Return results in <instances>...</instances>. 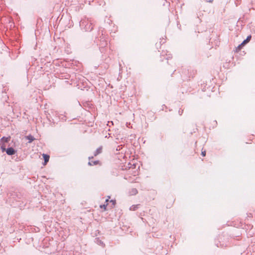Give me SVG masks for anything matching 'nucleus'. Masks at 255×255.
Wrapping results in <instances>:
<instances>
[{"label":"nucleus","mask_w":255,"mask_h":255,"mask_svg":"<svg viewBox=\"0 0 255 255\" xmlns=\"http://www.w3.org/2000/svg\"><path fill=\"white\" fill-rule=\"evenodd\" d=\"M9 202H11L14 206H20L21 204V197L20 194L15 192L9 193L8 194Z\"/></svg>","instance_id":"nucleus-1"},{"label":"nucleus","mask_w":255,"mask_h":255,"mask_svg":"<svg viewBox=\"0 0 255 255\" xmlns=\"http://www.w3.org/2000/svg\"><path fill=\"white\" fill-rule=\"evenodd\" d=\"M79 25L81 28L85 31H91L93 28V25L91 20L86 18L81 20Z\"/></svg>","instance_id":"nucleus-2"},{"label":"nucleus","mask_w":255,"mask_h":255,"mask_svg":"<svg viewBox=\"0 0 255 255\" xmlns=\"http://www.w3.org/2000/svg\"><path fill=\"white\" fill-rule=\"evenodd\" d=\"M16 152V150H15L13 147H8L6 149V153L8 155H12L14 154Z\"/></svg>","instance_id":"nucleus-3"},{"label":"nucleus","mask_w":255,"mask_h":255,"mask_svg":"<svg viewBox=\"0 0 255 255\" xmlns=\"http://www.w3.org/2000/svg\"><path fill=\"white\" fill-rule=\"evenodd\" d=\"M93 158V156L89 157V161L88 162V165L90 166H93L98 164L100 163L99 160H90L91 159Z\"/></svg>","instance_id":"nucleus-4"},{"label":"nucleus","mask_w":255,"mask_h":255,"mask_svg":"<svg viewBox=\"0 0 255 255\" xmlns=\"http://www.w3.org/2000/svg\"><path fill=\"white\" fill-rule=\"evenodd\" d=\"M95 243H96L97 244L99 245H100L102 247H104L105 246V244L104 243H103V242L100 239V238H96L95 239Z\"/></svg>","instance_id":"nucleus-5"},{"label":"nucleus","mask_w":255,"mask_h":255,"mask_svg":"<svg viewBox=\"0 0 255 255\" xmlns=\"http://www.w3.org/2000/svg\"><path fill=\"white\" fill-rule=\"evenodd\" d=\"M43 157L44 160V162L43 163V165H45L47 164V163L48 162L50 156L48 154H43Z\"/></svg>","instance_id":"nucleus-6"},{"label":"nucleus","mask_w":255,"mask_h":255,"mask_svg":"<svg viewBox=\"0 0 255 255\" xmlns=\"http://www.w3.org/2000/svg\"><path fill=\"white\" fill-rule=\"evenodd\" d=\"M25 138L28 140V143H31L35 139L33 136L31 134H29L25 136Z\"/></svg>","instance_id":"nucleus-7"},{"label":"nucleus","mask_w":255,"mask_h":255,"mask_svg":"<svg viewBox=\"0 0 255 255\" xmlns=\"http://www.w3.org/2000/svg\"><path fill=\"white\" fill-rule=\"evenodd\" d=\"M102 151V146L98 147L94 153V156H96Z\"/></svg>","instance_id":"nucleus-8"},{"label":"nucleus","mask_w":255,"mask_h":255,"mask_svg":"<svg viewBox=\"0 0 255 255\" xmlns=\"http://www.w3.org/2000/svg\"><path fill=\"white\" fill-rule=\"evenodd\" d=\"M252 36L251 35H248L246 39H245L242 43V45H245L247 44L251 39Z\"/></svg>","instance_id":"nucleus-9"},{"label":"nucleus","mask_w":255,"mask_h":255,"mask_svg":"<svg viewBox=\"0 0 255 255\" xmlns=\"http://www.w3.org/2000/svg\"><path fill=\"white\" fill-rule=\"evenodd\" d=\"M9 139H10V137L3 136L0 139V140H1V142H7L9 141Z\"/></svg>","instance_id":"nucleus-10"},{"label":"nucleus","mask_w":255,"mask_h":255,"mask_svg":"<svg viewBox=\"0 0 255 255\" xmlns=\"http://www.w3.org/2000/svg\"><path fill=\"white\" fill-rule=\"evenodd\" d=\"M139 205H134L130 207V210L132 211H135L137 209Z\"/></svg>","instance_id":"nucleus-11"},{"label":"nucleus","mask_w":255,"mask_h":255,"mask_svg":"<svg viewBox=\"0 0 255 255\" xmlns=\"http://www.w3.org/2000/svg\"><path fill=\"white\" fill-rule=\"evenodd\" d=\"M137 193V190L135 188H133L131 190V194L132 195H136Z\"/></svg>","instance_id":"nucleus-12"},{"label":"nucleus","mask_w":255,"mask_h":255,"mask_svg":"<svg viewBox=\"0 0 255 255\" xmlns=\"http://www.w3.org/2000/svg\"><path fill=\"white\" fill-rule=\"evenodd\" d=\"M245 46L244 45H242V43H241L237 48V50H240L242 47Z\"/></svg>","instance_id":"nucleus-13"},{"label":"nucleus","mask_w":255,"mask_h":255,"mask_svg":"<svg viewBox=\"0 0 255 255\" xmlns=\"http://www.w3.org/2000/svg\"><path fill=\"white\" fill-rule=\"evenodd\" d=\"M101 42H102V43H101V45L102 47H104L107 44V42L105 41L104 40H103L102 41H101Z\"/></svg>","instance_id":"nucleus-14"},{"label":"nucleus","mask_w":255,"mask_h":255,"mask_svg":"<svg viewBox=\"0 0 255 255\" xmlns=\"http://www.w3.org/2000/svg\"><path fill=\"white\" fill-rule=\"evenodd\" d=\"M107 204H106V205L104 204V205H101L100 207L101 208H104V210H106V208H107Z\"/></svg>","instance_id":"nucleus-15"},{"label":"nucleus","mask_w":255,"mask_h":255,"mask_svg":"<svg viewBox=\"0 0 255 255\" xmlns=\"http://www.w3.org/2000/svg\"><path fill=\"white\" fill-rule=\"evenodd\" d=\"M1 150H2V152L6 151V149L5 148V146L2 145L1 146Z\"/></svg>","instance_id":"nucleus-16"},{"label":"nucleus","mask_w":255,"mask_h":255,"mask_svg":"<svg viewBox=\"0 0 255 255\" xmlns=\"http://www.w3.org/2000/svg\"><path fill=\"white\" fill-rule=\"evenodd\" d=\"M183 113V110L180 109L178 111V113H179V115H180V116L182 115Z\"/></svg>","instance_id":"nucleus-17"},{"label":"nucleus","mask_w":255,"mask_h":255,"mask_svg":"<svg viewBox=\"0 0 255 255\" xmlns=\"http://www.w3.org/2000/svg\"><path fill=\"white\" fill-rule=\"evenodd\" d=\"M201 155L203 156H205L206 155V151L205 150L202 151V152H201Z\"/></svg>","instance_id":"nucleus-18"},{"label":"nucleus","mask_w":255,"mask_h":255,"mask_svg":"<svg viewBox=\"0 0 255 255\" xmlns=\"http://www.w3.org/2000/svg\"><path fill=\"white\" fill-rule=\"evenodd\" d=\"M171 57L170 56V54L169 55H167V57H166V59H167V60H169V58H171Z\"/></svg>","instance_id":"nucleus-19"},{"label":"nucleus","mask_w":255,"mask_h":255,"mask_svg":"<svg viewBox=\"0 0 255 255\" xmlns=\"http://www.w3.org/2000/svg\"><path fill=\"white\" fill-rule=\"evenodd\" d=\"M111 202H112L113 204H115L116 203V201L115 200H111Z\"/></svg>","instance_id":"nucleus-20"},{"label":"nucleus","mask_w":255,"mask_h":255,"mask_svg":"<svg viewBox=\"0 0 255 255\" xmlns=\"http://www.w3.org/2000/svg\"><path fill=\"white\" fill-rule=\"evenodd\" d=\"M207 2H212L213 1V0H205Z\"/></svg>","instance_id":"nucleus-21"}]
</instances>
